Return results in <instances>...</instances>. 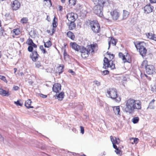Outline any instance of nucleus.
Returning <instances> with one entry per match:
<instances>
[{"label": "nucleus", "mask_w": 156, "mask_h": 156, "mask_svg": "<svg viewBox=\"0 0 156 156\" xmlns=\"http://www.w3.org/2000/svg\"><path fill=\"white\" fill-rule=\"evenodd\" d=\"M125 103L124 111L126 113L132 114L135 110H139L141 109V103L139 100L130 98L126 100Z\"/></svg>", "instance_id": "f257e3e1"}, {"label": "nucleus", "mask_w": 156, "mask_h": 156, "mask_svg": "<svg viewBox=\"0 0 156 156\" xmlns=\"http://www.w3.org/2000/svg\"><path fill=\"white\" fill-rule=\"evenodd\" d=\"M141 68H146V73L148 75H152L155 72V68L152 65H149L147 60H144L141 64Z\"/></svg>", "instance_id": "f03ea898"}, {"label": "nucleus", "mask_w": 156, "mask_h": 156, "mask_svg": "<svg viewBox=\"0 0 156 156\" xmlns=\"http://www.w3.org/2000/svg\"><path fill=\"white\" fill-rule=\"evenodd\" d=\"M107 93L108 95V97L113 99L117 102H119L121 100L120 97L117 96V90L115 88H110L107 90Z\"/></svg>", "instance_id": "7ed1b4c3"}, {"label": "nucleus", "mask_w": 156, "mask_h": 156, "mask_svg": "<svg viewBox=\"0 0 156 156\" xmlns=\"http://www.w3.org/2000/svg\"><path fill=\"white\" fill-rule=\"evenodd\" d=\"M110 138L113 147L115 149V152L116 154L121 155L122 154V151L120 149H119L116 145V144H119L120 143L119 138H117L116 137H114L112 136H111Z\"/></svg>", "instance_id": "20e7f679"}, {"label": "nucleus", "mask_w": 156, "mask_h": 156, "mask_svg": "<svg viewBox=\"0 0 156 156\" xmlns=\"http://www.w3.org/2000/svg\"><path fill=\"white\" fill-rule=\"evenodd\" d=\"M136 48L139 50L140 54L144 57L146 56L147 50L145 47L146 43L144 42H141L138 43L136 45L135 44Z\"/></svg>", "instance_id": "39448f33"}, {"label": "nucleus", "mask_w": 156, "mask_h": 156, "mask_svg": "<svg viewBox=\"0 0 156 156\" xmlns=\"http://www.w3.org/2000/svg\"><path fill=\"white\" fill-rule=\"evenodd\" d=\"M89 25L94 33L98 34L101 31L100 26L98 21L95 20L90 21Z\"/></svg>", "instance_id": "423d86ee"}, {"label": "nucleus", "mask_w": 156, "mask_h": 156, "mask_svg": "<svg viewBox=\"0 0 156 156\" xmlns=\"http://www.w3.org/2000/svg\"><path fill=\"white\" fill-rule=\"evenodd\" d=\"M86 48L88 51L92 55L94 54L98 51V44L94 42H93L92 44L87 45Z\"/></svg>", "instance_id": "0eeeda50"}, {"label": "nucleus", "mask_w": 156, "mask_h": 156, "mask_svg": "<svg viewBox=\"0 0 156 156\" xmlns=\"http://www.w3.org/2000/svg\"><path fill=\"white\" fill-rule=\"evenodd\" d=\"M103 67L105 69L110 68L111 69H115V64L113 63V61H109L108 58L105 57Z\"/></svg>", "instance_id": "6e6552de"}, {"label": "nucleus", "mask_w": 156, "mask_h": 156, "mask_svg": "<svg viewBox=\"0 0 156 156\" xmlns=\"http://www.w3.org/2000/svg\"><path fill=\"white\" fill-rule=\"evenodd\" d=\"M124 55L122 52H119V57L122 60L124 63H130L132 61L131 56L128 53H126Z\"/></svg>", "instance_id": "1a4fd4ad"}, {"label": "nucleus", "mask_w": 156, "mask_h": 156, "mask_svg": "<svg viewBox=\"0 0 156 156\" xmlns=\"http://www.w3.org/2000/svg\"><path fill=\"white\" fill-rule=\"evenodd\" d=\"M111 18L114 21L118 20L120 16V13L119 10L117 9H115L111 11L110 12Z\"/></svg>", "instance_id": "9d476101"}, {"label": "nucleus", "mask_w": 156, "mask_h": 156, "mask_svg": "<svg viewBox=\"0 0 156 156\" xmlns=\"http://www.w3.org/2000/svg\"><path fill=\"white\" fill-rule=\"evenodd\" d=\"M104 6L101 5H95L93 9L94 12L97 15L101 16L103 15L102 11Z\"/></svg>", "instance_id": "9b49d317"}, {"label": "nucleus", "mask_w": 156, "mask_h": 156, "mask_svg": "<svg viewBox=\"0 0 156 156\" xmlns=\"http://www.w3.org/2000/svg\"><path fill=\"white\" fill-rule=\"evenodd\" d=\"M95 5H106L110 3L109 0H91Z\"/></svg>", "instance_id": "f8f14e48"}, {"label": "nucleus", "mask_w": 156, "mask_h": 156, "mask_svg": "<svg viewBox=\"0 0 156 156\" xmlns=\"http://www.w3.org/2000/svg\"><path fill=\"white\" fill-rule=\"evenodd\" d=\"M81 53V56L82 58L85 59L88 58L89 56L90 53L88 51L86 48L83 46H82V48L79 51Z\"/></svg>", "instance_id": "ddd939ff"}, {"label": "nucleus", "mask_w": 156, "mask_h": 156, "mask_svg": "<svg viewBox=\"0 0 156 156\" xmlns=\"http://www.w3.org/2000/svg\"><path fill=\"white\" fill-rule=\"evenodd\" d=\"M10 6L12 10H16L20 8V3L18 1L15 0L11 2Z\"/></svg>", "instance_id": "4468645a"}, {"label": "nucleus", "mask_w": 156, "mask_h": 156, "mask_svg": "<svg viewBox=\"0 0 156 156\" xmlns=\"http://www.w3.org/2000/svg\"><path fill=\"white\" fill-rule=\"evenodd\" d=\"M154 7L150 4L146 5L144 7V12L146 14L150 13L152 12L154 10Z\"/></svg>", "instance_id": "2eb2a0df"}, {"label": "nucleus", "mask_w": 156, "mask_h": 156, "mask_svg": "<svg viewBox=\"0 0 156 156\" xmlns=\"http://www.w3.org/2000/svg\"><path fill=\"white\" fill-rule=\"evenodd\" d=\"M66 17L69 22H74L76 19V15L73 12L68 13Z\"/></svg>", "instance_id": "dca6fc26"}, {"label": "nucleus", "mask_w": 156, "mask_h": 156, "mask_svg": "<svg viewBox=\"0 0 156 156\" xmlns=\"http://www.w3.org/2000/svg\"><path fill=\"white\" fill-rule=\"evenodd\" d=\"M70 46L73 49L77 51H79L82 48V46L78 45L75 42H71Z\"/></svg>", "instance_id": "f3484780"}, {"label": "nucleus", "mask_w": 156, "mask_h": 156, "mask_svg": "<svg viewBox=\"0 0 156 156\" xmlns=\"http://www.w3.org/2000/svg\"><path fill=\"white\" fill-rule=\"evenodd\" d=\"M39 55L36 50L33 51L30 55V58L34 62H36L39 57Z\"/></svg>", "instance_id": "a211bd4d"}, {"label": "nucleus", "mask_w": 156, "mask_h": 156, "mask_svg": "<svg viewBox=\"0 0 156 156\" xmlns=\"http://www.w3.org/2000/svg\"><path fill=\"white\" fill-rule=\"evenodd\" d=\"M61 90V86L59 83H55L53 85L52 87V91L56 93H59Z\"/></svg>", "instance_id": "6ab92c4d"}, {"label": "nucleus", "mask_w": 156, "mask_h": 156, "mask_svg": "<svg viewBox=\"0 0 156 156\" xmlns=\"http://www.w3.org/2000/svg\"><path fill=\"white\" fill-rule=\"evenodd\" d=\"M65 66L63 64L59 65L56 68L55 72L56 73L59 75L62 73L64 71Z\"/></svg>", "instance_id": "aec40b11"}, {"label": "nucleus", "mask_w": 156, "mask_h": 156, "mask_svg": "<svg viewBox=\"0 0 156 156\" xmlns=\"http://www.w3.org/2000/svg\"><path fill=\"white\" fill-rule=\"evenodd\" d=\"M12 32L13 33L12 37L13 38L15 37L16 36L19 35L21 33L20 29L19 28L13 29Z\"/></svg>", "instance_id": "412c9836"}, {"label": "nucleus", "mask_w": 156, "mask_h": 156, "mask_svg": "<svg viewBox=\"0 0 156 156\" xmlns=\"http://www.w3.org/2000/svg\"><path fill=\"white\" fill-rule=\"evenodd\" d=\"M39 48L41 51L42 53L43 54L44 57H45V55L46 54L48 55V57H49L50 55V53L47 51L46 49L44 48L43 45H40L39 47Z\"/></svg>", "instance_id": "4be33fe9"}, {"label": "nucleus", "mask_w": 156, "mask_h": 156, "mask_svg": "<svg viewBox=\"0 0 156 156\" xmlns=\"http://www.w3.org/2000/svg\"><path fill=\"white\" fill-rule=\"evenodd\" d=\"M108 44L109 46L111 44L112 45H115L117 42V40H115L113 37L109 38Z\"/></svg>", "instance_id": "5701e85b"}, {"label": "nucleus", "mask_w": 156, "mask_h": 156, "mask_svg": "<svg viewBox=\"0 0 156 156\" xmlns=\"http://www.w3.org/2000/svg\"><path fill=\"white\" fill-rule=\"evenodd\" d=\"M32 101L30 99H28L26 101L25 103V106L28 109L33 108L34 107L31 106Z\"/></svg>", "instance_id": "b1692460"}, {"label": "nucleus", "mask_w": 156, "mask_h": 156, "mask_svg": "<svg viewBox=\"0 0 156 156\" xmlns=\"http://www.w3.org/2000/svg\"><path fill=\"white\" fill-rule=\"evenodd\" d=\"M0 94L5 96H8L10 94L9 93V91L8 90H6L2 89H0Z\"/></svg>", "instance_id": "393cba45"}, {"label": "nucleus", "mask_w": 156, "mask_h": 156, "mask_svg": "<svg viewBox=\"0 0 156 156\" xmlns=\"http://www.w3.org/2000/svg\"><path fill=\"white\" fill-rule=\"evenodd\" d=\"M26 43L29 45L33 46L34 48H37V45L34 44L32 39L30 38L27 39L26 41Z\"/></svg>", "instance_id": "a878e982"}, {"label": "nucleus", "mask_w": 156, "mask_h": 156, "mask_svg": "<svg viewBox=\"0 0 156 156\" xmlns=\"http://www.w3.org/2000/svg\"><path fill=\"white\" fill-rule=\"evenodd\" d=\"M130 12L126 10H124L123 11L122 19H126L129 16Z\"/></svg>", "instance_id": "bb28decb"}, {"label": "nucleus", "mask_w": 156, "mask_h": 156, "mask_svg": "<svg viewBox=\"0 0 156 156\" xmlns=\"http://www.w3.org/2000/svg\"><path fill=\"white\" fill-rule=\"evenodd\" d=\"M68 24L69 30H73L76 27V25L75 23H74V22H69V23H68Z\"/></svg>", "instance_id": "cd10ccee"}, {"label": "nucleus", "mask_w": 156, "mask_h": 156, "mask_svg": "<svg viewBox=\"0 0 156 156\" xmlns=\"http://www.w3.org/2000/svg\"><path fill=\"white\" fill-rule=\"evenodd\" d=\"M67 35L68 37L72 40H74L75 38V36L74 34L70 31H68L67 33Z\"/></svg>", "instance_id": "c85d7f7f"}, {"label": "nucleus", "mask_w": 156, "mask_h": 156, "mask_svg": "<svg viewBox=\"0 0 156 156\" xmlns=\"http://www.w3.org/2000/svg\"><path fill=\"white\" fill-rule=\"evenodd\" d=\"M55 29L53 27H51L47 30V32L51 36H52L55 31Z\"/></svg>", "instance_id": "c756f323"}, {"label": "nucleus", "mask_w": 156, "mask_h": 156, "mask_svg": "<svg viewBox=\"0 0 156 156\" xmlns=\"http://www.w3.org/2000/svg\"><path fill=\"white\" fill-rule=\"evenodd\" d=\"M106 57L108 58L109 60L112 61V59L114 58L115 55L113 54H111L108 52L106 53Z\"/></svg>", "instance_id": "7c9ffc66"}, {"label": "nucleus", "mask_w": 156, "mask_h": 156, "mask_svg": "<svg viewBox=\"0 0 156 156\" xmlns=\"http://www.w3.org/2000/svg\"><path fill=\"white\" fill-rule=\"evenodd\" d=\"M65 95L63 92H61L57 96V99L60 101H62L64 98Z\"/></svg>", "instance_id": "2f4dec72"}, {"label": "nucleus", "mask_w": 156, "mask_h": 156, "mask_svg": "<svg viewBox=\"0 0 156 156\" xmlns=\"http://www.w3.org/2000/svg\"><path fill=\"white\" fill-rule=\"evenodd\" d=\"M113 110L115 114L119 115L120 109L119 106H115L113 107Z\"/></svg>", "instance_id": "473e14b6"}, {"label": "nucleus", "mask_w": 156, "mask_h": 156, "mask_svg": "<svg viewBox=\"0 0 156 156\" xmlns=\"http://www.w3.org/2000/svg\"><path fill=\"white\" fill-rule=\"evenodd\" d=\"M155 101L154 99H153L149 103L148 108L154 109V103Z\"/></svg>", "instance_id": "72a5a7b5"}, {"label": "nucleus", "mask_w": 156, "mask_h": 156, "mask_svg": "<svg viewBox=\"0 0 156 156\" xmlns=\"http://www.w3.org/2000/svg\"><path fill=\"white\" fill-rule=\"evenodd\" d=\"M57 20V19L55 16L52 22L53 27H52L55 28V29L56 28L58 25Z\"/></svg>", "instance_id": "f704fd0d"}, {"label": "nucleus", "mask_w": 156, "mask_h": 156, "mask_svg": "<svg viewBox=\"0 0 156 156\" xmlns=\"http://www.w3.org/2000/svg\"><path fill=\"white\" fill-rule=\"evenodd\" d=\"M44 46L45 48H49L52 45L51 42L50 41H48L46 42H44Z\"/></svg>", "instance_id": "c9c22d12"}, {"label": "nucleus", "mask_w": 156, "mask_h": 156, "mask_svg": "<svg viewBox=\"0 0 156 156\" xmlns=\"http://www.w3.org/2000/svg\"><path fill=\"white\" fill-rule=\"evenodd\" d=\"M139 117L138 116H136L133 117L132 119V121L134 124H136L139 122Z\"/></svg>", "instance_id": "e433bc0d"}, {"label": "nucleus", "mask_w": 156, "mask_h": 156, "mask_svg": "<svg viewBox=\"0 0 156 156\" xmlns=\"http://www.w3.org/2000/svg\"><path fill=\"white\" fill-rule=\"evenodd\" d=\"M154 34L152 33H148L146 34V35L148 38L153 40Z\"/></svg>", "instance_id": "4c0bfd02"}, {"label": "nucleus", "mask_w": 156, "mask_h": 156, "mask_svg": "<svg viewBox=\"0 0 156 156\" xmlns=\"http://www.w3.org/2000/svg\"><path fill=\"white\" fill-rule=\"evenodd\" d=\"M28 19L27 17H23L20 20V22L23 24H26L28 23Z\"/></svg>", "instance_id": "58836bf2"}, {"label": "nucleus", "mask_w": 156, "mask_h": 156, "mask_svg": "<svg viewBox=\"0 0 156 156\" xmlns=\"http://www.w3.org/2000/svg\"><path fill=\"white\" fill-rule=\"evenodd\" d=\"M44 2H47V3H45L46 5L48 7H51L52 5V3L51 0H43Z\"/></svg>", "instance_id": "ea45409f"}, {"label": "nucleus", "mask_w": 156, "mask_h": 156, "mask_svg": "<svg viewBox=\"0 0 156 156\" xmlns=\"http://www.w3.org/2000/svg\"><path fill=\"white\" fill-rule=\"evenodd\" d=\"M66 45H64V47L62 48V49L63 50V55L64 58H65L68 55L66 51Z\"/></svg>", "instance_id": "a19ab883"}, {"label": "nucleus", "mask_w": 156, "mask_h": 156, "mask_svg": "<svg viewBox=\"0 0 156 156\" xmlns=\"http://www.w3.org/2000/svg\"><path fill=\"white\" fill-rule=\"evenodd\" d=\"M69 3L71 5L74 6L76 4V0H69Z\"/></svg>", "instance_id": "79ce46f5"}, {"label": "nucleus", "mask_w": 156, "mask_h": 156, "mask_svg": "<svg viewBox=\"0 0 156 156\" xmlns=\"http://www.w3.org/2000/svg\"><path fill=\"white\" fill-rule=\"evenodd\" d=\"M0 79L3 81L5 83H7V81L6 78L4 76L0 75Z\"/></svg>", "instance_id": "37998d69"}, {"label": "nucleus", "mask_w": 156, "mask_h": 156, "mask_svg": "<svg viewBox=\"0 0 156 156\" xmlns=\"http://www.w3.org/2000/svg\"><path fill=\"white\" fill-rule=\"evenodd\" d=\"M133 140V142L132 143V144H133V143L135 144H137L138 142V141L139 140V139L138 138H131L130 139V140Z\"/></svg>", "instance_id": "c03bdc74"}, {"label": "nucleus", "mask_w": 156, "mask_h": 156, "mask_svg": "<svg viewBox=\"0 0 156 156\" xmlns=\"http://www.w3.org/2000/svg\"><path fill=\"white\" fill-rule=\"evenodd\" d=\"M15 104L17 106H22L23 105V103H21L20 102V100H18L14 102Z\"/></svg>", "instance_id": "a18cd8bd"}, {"label": "nucleus", "mask_w": 156, "mask_h": 156, "mask_svg": "<svg viewBox=\"0 0 156 156\" xmlns=\"http://www.w3.org/2000/svg\"><path fill=\"white\" fill-rule=\"evenodd\" d=\"M33 48H34L33 46L32 45H29L27 48L28 51L30 52H32L33 49Z\"/></svg>", "instance_id": "49530a36"}, {"label": "nucleus", "mask_w": 156, "mask_h": 156, "mask_svg": "<svg viewBox=\"0 0 156 156\" xmlns=\"http://www.w3.org/2000/svg\"><path fill=\"white\" fill-rule=\"evenodd\" d=\"M151 90L153 92L156 91V84H154L151 86Z\"/></svg>", "instance_id": "de8ad7c7"}, {"label": "nucleus", "mask_w": 156, "mask_h": 156, "mask_svg": "<svg viewBox=\"0 0 156 156\" xmlns=\"http://www.w3.org/2000/svg\"><path fill=\"white\" fill-rule=\"evenodd\" d=\"M41 66V64L40 62H37L35 63V66L36 67L39 68Z\"/></svg>", "instance_id": "09e8293b"}, {"label": "nucleus", "mask_w": 156, "mask_h": 156, "mask_svg": "<svg viewBox=\"0 0 156 156\" xmlns=\"http://www.w3.org/2000/svg\"><path fill=\"white\" fill-rule=\"evenodd\" d=\"M103 74L104 75H107L109 74V71L107 70H105L102 72Z\"/></svg>", "instance_id": "8fccbe9b"}, {"label": "nucleus", "mask_w": 156, "mask_h": 156, "mask_svg": "<svg viewBox=\"0 0 156 156\" xmlns=\"http://www.w3.org/2000/svg\"><path fill=\"white\" fill-rule=\"evenodd\" d=\"M13 89L14 90L16 91L20 89V87L14 85L13 87Z\"/></svg>", "instance_id": "3c124183"}, {"label": "nucleus", "mask_w": 156, "mask_h": 156, "mask_svg": "<svg viewBox=\"0 0 156 156\" xmlns=\"http://www.w3.org/2000/svg\"><path fill=\"white\" fill-rule=\"evenodd\" d=\"M4 31L2 28H0V36H2L3 34V33Z\"/></svg>", "instance_id": "603ef678"}, {"label": "nucleus", "mask_w": 156, "mask_h": 156, "mask_svg": "<svg viewBox=\"0 0 156 156\" xmlns=\"http://www.w3.org/2000/svg\"><path fill=\"white\" fill-rule=\"evenodd\" d=\"M81 133L82 134H83L84 133V128L82 126H80V127Z\"/></svg>", "instance_id": "864d4df0"}, {"label": "nucleus", "mask_w": 156, "mask_h": 156, "mask_svg": "<svg viewBox=\"0 0 156 156\" xmlns=\"http://www.w3.org/2000/svg\"><path fill=\"white\" fill-rule=\"evenodd\" d=\"M39 96L40 97L43 98H46L47 97V95H45L42 94H40Z\"/></svg>", "instance_id": "5fc2aeb1"}, {"label": "nucleus", "mask_w": 156, "mask_h": 156, "mask_svg": "<svg viewBox=\"0 0 156 156\" xmlns=\"http://www.w3.org/2000/svg\"><path fill=\"white\" fill-rule=\"evenodd\" d=\"M94 82L98 86H99L100 85V83L97 80H95Z\"/></svg>", "instance_id": "6e6d98bb"}, {"label": "nucleus", "mask_w": 156, "mask_h": 156, "mask_svg": "<svg viewBox=\"0 0 156 156\" xmlns=\"http://www.w3.org/2000/svg\"><path fill=\"white\" fill-rule=\"evenodd\" d=\"M25 41V38H21L20 39V41L21 42H23Z\"/></svg>", "instance_id": "4d7b16f0"}, {"label": "nucleus", "mask_w": 156, "mask_h": 156, "mask_svg": "<svg viewBox=\"0 0 156 156\" xmlns=\"http://www.w3.org/2000/svg\"><path fill=\"white\" fill-rule=\"evenodd\" d=\"M150 1L151 3H156V0H150Z\"/></svg>", "instance_id": "13d9d810"}, {"label": "nucleus", "mask_w": 156, "mask_h": 156, "mask_svg": "<svg viewBox=\"0 0 156 156\" xmlns=\"http://www.w3.org/2000/svg\"><path fill=\"white\" fill-rule=\"evenodd\" d=\"M47 20L48 21H50V17L48 16H47Z\"/></svg>", "instance_id": "bf43d9fd"}, {"label": "nucleus", "mask_w": 156, "mask_h": 156, "mask_svg": "<svg viewBox=\"0 0 156 156\" xmlns=\"http://www.w3.org/2000/svg\"><path fill=\"white\" fill-rule=\"evenodd\" d=\"M59 10L60 11H62V7L61 6H59Z\"/></svg>", "instance_id": "052dcab7"}, {"label": "nucleus", "mask_w": 156, "mask_h": 156, "mask_svg": "<svg viewBox=\"0 0 156 156\" xmlns=\"http://www.w3.org/2000/svg\"><path fill=\"white\" fill-rule=\"evenodd\" d=\"M69 72L72 73H74V72L72 69H69Z\"/></svg>", "instance_id": "680f3d73"}, {"label": "nucleus", "mask_w": 156, "mask_h": 156, "mask_svg": "<svg viewBox=\"0 0 156 156\" xmlns=\"http://www.w3.org/2000/svg\"><path fill=\"white\" fill-rule=\"evenodd\" d=\"M153 40L156 41V35H154V38H153Z\"/></svg>", "instance_id": "e2e57ef3"}, {"label": "nucleus", "mask_w": 156, "mask_h": 156, "mask_svg": "<svg viewBox=\"0 0 156 156\" xmlns=\"http://www.w3.org/2000/svg\"><path fill=\"white\" fill-rule=\"evenodd\" d=\"M14 73H15L17 71V69L16 68H14Z\"/></svg>", "instance_id": "0e129e2a"}, {"label": "nucleus", "mask_w": 156, "mask_h": 156, "mask_svg": "<svg viewBox=\"0 0 156 156\" xmlns=\"http://www.w3.org/2000/svg\"><path fill=\"white\" fill-rule=\"evenodd\" d=\"M62 2H64L65 1V0H61Z\"/></svg>", "instance_id": "69168bd1"}, {"label": "nucleus", "mask_w": 156, "mask_h": 156, "mask_svg": "<svg viewBox=\"0 0 156 156\" xmlns=\"http://www.w3.org/2000/svg\"><path fill=\"white\" fill-rule=\"evenodd\" d=\"M144 75L146 77H147V76L146 74H144Z\"/></svg>", "instance_id": "338daca9"}, {"label": "nucleus", "mask_w": 156, "mask_h": 156, "mask_svg": "<svg viewBox=\"0 0 156 156\" xmlns=\"http://www.w3.org/2000/svg\"><path fill=\"white\" fill-rule=\"evenodd\" d=\"M1 53L0 52V58H1Z\"/></svg>", "instance_id": "774afa93"}]
</instances>
